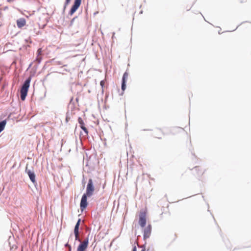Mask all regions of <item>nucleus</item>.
I'll return each instance as SVG.
<instances>
[{
  "instance_id": "412c9836",
  "label": "nucleus",
  "mask_w": 251,
  "mask_h": 251,
  "mask_svg": "<svg viewBox=\"0 0 251 251\" xmlns=\"http://www.w3.org/2000/svg\"><path fill=\"white\" fill-rule=\"evenodd\" d=\"M65 246L69 248V246H71L68 243H67L66 245H65Z\"/></svg>"
},
{
  "instance_id": "aec40b11",
  "label": "nucleus",
  "mask_w": 251,
  "mask_h": 251,
  "mask_svg": "<svg viewBox=\"0 0 251 251\" xmlns=\"http://www.w3.org/2000/svg\"><path fill=\"white\" fill-rule=\"evenodd\" d=\"M41 52V49H38V54H40Z\"/></svg>"
},
{
  "instance_id": "ddd939ff",
  "label": "nucleus",
  "mask_w": 251,
  "mask_h": 251,
  "mask_svg": "<svg viewBox=\"0 0 251 251\" xmlns=\"http://www.w3.org/2000/svg\"><path fill=\"white\" fill-rule=\"evenodd\" d=\"M26 24V21L24 18H20L17 20V25L19 28H22Z\"/></svg>"
},
{
  "instance_id": "39448f33",
  "label": "nucleus",
  "mask_w": 251,
  "mask_h": 251,
  "mask_svg": "<svg viewBox=\"0 0 251 251\" xmlns=\"http://www.w3.org/2000/svg\"><path fill=\"white\" fill-rule=\"evenodd\" d=\"M81 2V0H75L74 3L69 12L71 15H72L76 11L80 5Z\"/></svg>"
},
{
  "instance_id": "423d86ee",
  "label": "nucleus",
  "mask_w": 251,
  "mask_h": 251,
  "mask_svg": "<svg viewBox=\"0 0 251 251\" xmlns=\"http://www.w3.org/2000/svg\"><path fill=\"white\" fill-rule=\"evenodd\" d=\"M88 245V239L83 241L78 246L77 251H85Z\"/></svg>"
},
{
  "instance_id": "9d476101",
  "label": "nucleus",
  "mask_w": 251,
  "mask_h": 251,
  "mask_svg": "<svg viewBox=\"0 0 251 251\" xmlns=\"http://www.w3.org/2000/svg\"><path fill=\"white\" fill-rule=\"evenodd\" d=\"M78 122L79 124L80 128L84 131L86 135H88V131L87 128L85 126L84 122L81 117H79L78 118Z\"/></svg>"
},
{
  "instance_id": "a211bd4d",
  "label": "nucleus",
  "mask_w": 251,
  "mask_h": 251,
  "mask_svg": "<svg viewBox=\"0 0 251 251\" xmlns=\"http://www.w3.org/2000/svg\"><path fill=\"white\" fill-rule=\"evenodd\" d=\"M71 0H66L65 5H67L71 1Z\"/></svg>"
},
{
  "instance_id": "6ab92c4d",
  "label": "nucleus",
  "mask_w": 251,
  "mask_h": 251,
  "mask_svg": "<svg viewBox=\"0 0 251 251\" xmlns=\"http://www.w3.org/2000/svg\"><path fill=\"white\" fill-rule=\"evenodd\" d=\"M132 251H137L136 247L135 246L133 248Z\"/></svg>"
},
{
  "instance_id": "7ed1b4c3",
  "label": "nucleus",
  "mask_w": 251,
  "mask_h": 251,
  "mask_svg": "<svg viewBox=\"0 0 251 251\" xmlns=\"http://www.w3.org/2000/svg\"><path fill=\"white\" fill-rule=\"evenodd\" d=\"M94 190L95 189L93 184V180L90 178L89 179L88 183L87 185L86 193L85 194L87 195L88 197H91L93 195Z\"/></svg>"
},
{
  "instance_id": "f257e3e1",
  "label": "nucleus",
  "mask_w": 251,
  "mask_h": 251,
  "mask_svg": "<svg viewBox=\"0 0 251 251\" xmlns=\"http://www.w3.org/2000/svg\"><path fill=\"white\" fill-rule=\"evenodd\" d=\"M31 81V78L28 77L24 82L22 86L20 93H21V99L22 100H24L25 97L27 96L28 88L29 87V84Z\"/></svg>"
},
{
  "instance_id": "6e6552de",
  "label": "nucleus",
  "mask_w": 251,
  "mask_h": 251,
  "mask_svg": "<svg viewBox=\"0 0 251 251\" xmlns=\"http://www.w3.org/2000/svg\"><path fill=\"white\" fill-rule=\"evenodd\" d=\"M151 225H148L147 227L144 228V238L146 239L149 238L151 234Z\"/></svg>"
},
{
  "instance_id": "b1692460",
  "label": "nucleus",
  "mask_w": 251,
  "mask_h": 251,
  "mask_svg": "<svg viewBox=\"0 0 251 251\" xmlns=\"http://www.w3.org/2000/svg\"><path fill=\"white\" fill-rule=\"evenodd\" d=\"M147 251H150V249H148L147 250Z\"/></svg>"
},
{
  "instance_id": "2eb2a0df",
  "label": "nucleus",
  "mask_w": 251,
  "mask_h": 251,
  "mask_svg": "<svg viewBox=\"0 0 251 251\" xmlns=\"http://www.w3.org/2000/svg\"><path fill=\"white\" fill-rule=\"evenodd\" d=\"M6 122L5 121H2L0 122V132H1L4 128Z\"/></svg>"
},
{
  "instance_id": "f8f14e48",
  "label": "nucleus",
  "mask_w": 251,
  "mask_h": 251,
  "mask_svg": "<svg viewBox=\"0 0 251 251\" xmlns=\"http://www.w3.org/2000/svg\"><path fill=\"white\" fill-rule=\"evenodd\" d=\"M128 74L127 72H125L122 78V90L124 91L125 90L126 88V82L128 78Z\"/></svg>"
},
{
  "instance_id": "9b49d317",
  "label": "nucleus",
  "mask_w": 251,
  "mask_h": 251,
  "mask_svg": "<svg viewBox=\"0 0 251 251\" xmlns=\"http://www.w3.org/2000/svg\"><path fill=\"white\" fill-rule=\"evenodd\" d=\"M154 134L155 138L160 139H162V136L165 135V132L163 129L158 128L155 130Z\"/></svg>"
},
{
  "instance_id": "5701e85b",
  "label": "nucleus",
  "mask_w": 251,
  "mask_h": 251,
  "mask_svg": "<svg viewBox=\"0 0 251 251\" xmlns=\"http://www.w3.org/2000/svg\"><path fill=\"white\" fill-rule=\"evenodd\" d=\"M141 251H145V248L141 250Z\"/></svg>"
},
{
  "instance_id": "0eeeda50",
  "label": "nucleus",
  "mask_w": 251,
  "mask_h": 251,
  "mask_svg": "<svg viewBox=\"0 0 251 251\" xmlns=\"http://www.w3.org/2000/svg\"><path fill=\"white\" fill-rule=\"evenodd\" d=\"M87 195L86 194H83L82 197L80 204V209L81 210H83L87 206L88 203L87 201Z\"/></svg>"
},
{
  "instance_id": "f3484780",
  "label": "nucleus",
  "mask_w": 251,
  "mask_h": 251,
  "mask_svg": "<svg viewBox=\"0 0 251 251\" xmlns=\"http://www.w3.org/2000/svg\"><path fill=\"white\" fill-rule=\"evenodd\" d=\"M104 84H105V82L103 80H101L100 82V86L103 87V86L104 85Z\"/></svg>"
},
{
  "instance_id": "20e7f679",
  "label": "nucleus",
  "mask_w": 251,
  "mask_h": 251,
  "mask_svg": "<svg viewBox=\"0 0 251 251\" xmlns=\"http://www.w3.org/2000/svg\"><path fill=\"white\" fill-rule=\"evenodd\" d=\"M81 222L80 219H79L75 226L74 228V234L75 235V240L78 241L79 242H81V240L79 238V226L80 225V223Z\"/></svg>"
},
{
  "instance_id": "4be33fe9",
  "label": "nucleus",
  "mask_w": 251,
  "mask_h": 251,
  "mask_svg": "<svg viewBox=\"0 0 251 251\" xmlns=\"http://www.w3.org/2000/svg\"><path fill=\"white\" fill-rule=\"evenodd\" d=\"M68 249H69V251H72L71 246H69V247L68 248Z\"/></svg>"
},
{
  "instance_id": "f03ea898",
  "label": "nucleus",
  "mask_w": 251,
  "mask_h": 251,
  "mask_svg": "<svg viewBox=\"0 0 251 251\" xmlns=\"http://www.w3.org/2000/svg\"><path fill=\"white\" fill-rule=\"evenodd\" d=\"M139 224L142 227H144L146 226L147 222V211L146 210H142L139 213Z\"/></svg>"
},
{
  "instance_id": "1a4fd4ad",
  "label": "nucleus",
  "mask_w": 251,
  "mask_h": 251,
  "mask_svg": "<svg viewBox=\"0 0 251 251\" xmlns=\"http://www.w3.org/2000/svg\"><path fill=\"white\" fill-rule=\"evenodd\" d=\"M171 132L172 133V134L173 135H178L179 133H184L185 131L183 128L179 127H175V128H173L171 130Z\"/></svg>"
},
{
  "instance_id": "4468645a",
  "label": "nucleus",
  "mask_w": 251,
  "mask_h": 251,
  "mask_svg": "<svg viewBox=\"0 0 251 251\" xmlns=\"http://www.w3.org/2000/svg\"><path fill=\"white\" fill-rule=\"evenodd\" d=\"M28 176L32 182H35V175L33 172L28 171L27 172Z\"/></svg>"
},
{
  "instance_id": "dca6fc26",
  "label": "nucleus",
  "mask_w": 251,
  "mask_h": 251,
  "mask_svg": "<svg viewBox=\"0 0 251 251\" xmlns=\"http://www.w3.org/2000/svg\"><path fill=\"white\" fill-rule=\"evenodd\" d=\"M195 171H199L200 172L198 173V175H203L204 171L202 170H200V168L199 167H196L194 169Z\"/></svg>"
}]
</instances>
